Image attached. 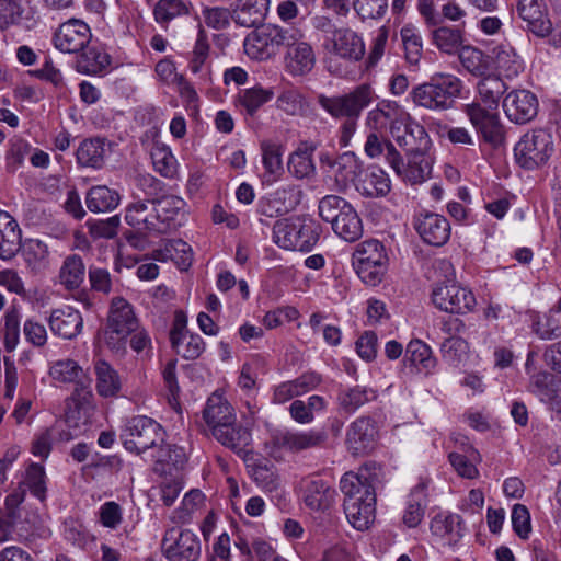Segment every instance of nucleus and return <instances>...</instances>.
<instances>
[{
	"instance_id": "nucleus-1",
	"label": "nucleus",
	"mask_w": 561,
	"mask_h": 561,
	"mask_svg": "<svg viewBox=\"0 0 561 561\" xmlns=\"http://www.w3.org/2000/svg\"><path fill=\"white\" fill-rule=\"evenodd\" d=\"M203 419L214 438L222 446L241 451L251 440L250 432L237 423L234 409L218 392H214L203 410Z\"/></svg>"
},
{
	"instance_id": "nucleus-2",
	"label": "nucleus",
	"mask_w": 561,
	"mask_h": 561,
	"mask_svg": "<svg viewBox=\"0 0 561 561\" xmlns=\"http://www.w3.org/2000/svg\"><path fill=\"white\" fill-rule=\"evenodd\" d=\"M340 489L344 494V512L348 522L358 530H364L375 519L376 494L368 481L366 470L352 471L342 476Z\"/></svg>"
},
{
	"instance_id": "nucleus-3",
	"label": "nucleus",
	"mask_w": 561,
	"mask_h": 561,
	"mask_svg": "<svg viewBox=\"0 0 561 561\" xmlns=\"http://www.w3.org/2000/svg\"><path fill=\"white\" fill-rule=\"evenodd\" d=\"M462 88L463 83L458 77L450 73H436L430 81L414 87L410 95L416 106L443 112L454 107Z\"/></svg>"
},
{
	"instance_id": "nucleus-4",
	"label": "nucleus",
	"mask_w": 561,
	"mask_h": 561,
	"mask_svg": "<svg viewBox=\"0 0 561 561\" xmlns=\"http://www.w3.org/2000/svg\"><path fill=\"white\" fill-rule=\"evenodd\" d=\"M25 489L15 488L4 500L0 510V542L15 540L25 542L33 534V522L28 512L22 506Z\"/></svg>"
},
{
	"instance_id": "nucleus-5",
	"label": "nucleus",
	"mask_w": 561,
	"mask_h": 561,
	"mask_svg": "<svg viewBox=\"0 0 561 561\" xmlns=\"http://www.w3.org/2000/svg\"><path fill=\"white\" fill-rule=\"evenodd\" d=\"M298 30L267 24L255 27L243 42L247 55L256 60H266L275 56L282 47L294 44Z\"/></svg>"
},
{
	"instance_id": "nucleus-6",
	"label": "nucleus",
	"mask_w": 561,
	"mask_h": 561,
	"mask_svg": "<svg viewBox=\"0 0 561 561\" xmlns=\"http://www.w3.org/2000/svg\"><path fill=\"white\" fill-rule=\"evenodd\" d=\"M320 228L312 220L288 218L273 227V241L285 250L309 252L318 243Z\"/></svg>"
},
{
	"instance_id": "nucleus-7",
	"label": "nucleus",
	"mask_w": 561,
	"mask_h": 561,
	"mask_svg": "<svg viewBox=\"0 0 561 561\" xmlns=\"http://www.w3.org/2000/svg\"><path fill=\"white\" fill-rule=\"evenodd\" d=\"M358 277L367 285L376 286L387 271L388 255L385 245L377 239H368L356 245L352 256Z\"/></svg>"
},
{
	"instance_id": "nucleus-8",
	"label": "nucleus",
	"mask_w": 561,
	"mask_h": 561,
	"mask_svg": "<svg viewBox=\"0 0 561 561\" xmlns=\"http://www.w3.org/2000/svg\"><path fill=\"white\" fill-rule=\"evenodd\" d=\"M121 439L126 450L140 455L160 446L164 442V431L153 419L138 415L126 422Z\"/></svg>"
},
{
	"instance_id": "nucleus-9",
	"label": "nucleus",
	"mask_w": 561,
	"mask_h": 561,
	"mask_svg": "<svg viewBox=\"0 0 561 561\" xmlns=\"http://www.w3.org/2000/svg\"><path fill=\"white\" fill-rule=\"evenodd\" d=\"M376 99L374 89L369 84L363 83L343 95L321 94L318 96V103L334 118H359L364 108L368 107Z\"/></svg>"
},
{
	"instance_id": "nucleus-10",
	"label": "nucleus",
	"mask_w": 561,
	"mask_h": 561,
	"mask_svg": "<svg viewBox=\"0 0 561 561\" xmlns=\"http://www.w3.org/2000/svg\"><path fill=\"white\" fill-rule=\"evenodd\" d=\"M138 329L131 305L124 298H114L104 331L105 343L112 351H124L127 337Z\"/></svg>"
},
{
	"instance_id": "nucleus-11",
	"label": "nucleus",
	"mask_w": 561,
	"mask_h": 561,
	"mask_svg": "<svg viewBox=\"0 0 561 561\" xmlns=\"http://www.w3.org/2000/svg\"><path fill=\"white\" fill-rule=\"evenodd\" d=\"M462 113L485 144L494 149L504 146L506 129L497 108L481 106L480 103H467L462 106Z\"/></svg>"
},
{
	"instance_id": "nucleus-12",
	"label": "nucleus",
	"mask_w": 561,
	"mask_h": 561,
	"mask_svg": "<svg viewBox=\"0 0 561 561\" xmlns=\"http://www.w3.org/2000/svg\"><path fill=\"white\" fill-rule=\"evenodd\" d=\"M552 152V136L542 128L525 134L514 148L516 162L525 170H535L546 164Z\"/></svg>"
},
{
	"instance_id": "nucleus-13",
	"label": "nucleus",
	"mask_w": 561,
	"mask_h": 561,
	"mask_svg": "<svg viewBox=\"0 0 561 561\" xmlns=\"http://www.w3.org/2000/svg\"><path fill=\"white\" fill-rule=\"evenodd\" d=\"M433 305L440 311L453 314H467L474 310V294L467 287L451 280L436 283L431 293Z\"/></svg>"
},
{
	"instance_id": "nucleus-14",
	"label": "nucleus",
	"mask_w": 561,
	"mask_h": 561,
	"mask_svg": "<svg viewBox=\"0 0 561 561\" xmlns=\"http://www.w3.org/2000/svg\"><path fill=\"white\" fill-rule=\"evenodd\" d=\"M162 550L169 561H198L202 545L190 529L171 528L162 539Z\"/></svg>"
},
{
	"instance_id": "nucleus-15",
	"label": "nucleus",
	"mask_w": 561,
	"mask_h": 561,
	"mask_svg": "<svg viewBox=\"0 0 561 561\" xmlns=\"http://www.w3.org/2000/svg\"><path fill=\"white\" fill-rule=\"evenodd\" d=\"M408 163L394 146L388 147V163L403 181L411 184L424 182L431 174V163L426 153H407Z\"/></svg>"
},
{
	"instance_id": "nucleus-16",
	"label": "nucleus",
	"mask_w": 561,
	"mask_h": 561,
	"mask_svg": "<svg viewBox=\"0 0 561 561\" xmlns=\"http://www.w3.org/2000/svg\"><path fill=\"white\" fill-rule=\"evenodd\" d=\"M391 136L405 153H426L431 147L425 128L409 114L401 118L400 125L394 124L391 127Z\"/></svg>"
},
{
	"instance_id": "nucleus-17",
	"label": "nucleus",
	"mask_w": 561,
	"mask_h": 561,
	"mask_svg": "<svg viewBox=\"0 0 561 561\" xmlns=\"http://www.w3.org/2000/svg\"><path fill=\"white\" fill-rule=\"evenodd\" d=\"M503 111L514 124H527L538 114V99L526 89H517L508 92L502 102Z\"/></svg>"
},
{
	"instance_id": "nucleus-18",
	"label": "nucleus",
	"mask_w": 561,
	"mask_h": 561,
	"mask_svg": "<svg viewBox=\"0 0 561 561\" xmlns=\"http://www.w3.org/2000/svg\"><path fill=\"white\" fill-rule=\"evenodd\" d=\"M324 49L340 58L358 61L365 55V44L359 34L350 27H340L332 31L324 41Z\"/></svg>"
},
{
	"instance_id": "nucleus-19",
	"label": "nucleus",
	"mask_w": 561,
	"mask_h": 561,
	"mask_svg": "<svg viewBox=\"0 0 561 561\" xmlns=\"http://www.w3.org/2000/svg\"><path fill=\"white\" fill-rule=\"evenodd\" d=\"M92 34L89 25L77 19L62 23L54 34L55 47L67 54H79L89 45Z\"/></svg>"
},
{
	"instance_id": "nucleus-20",
	"label": "nucleus",
	"mask_w": 561,
	"mask_h": 561,
	"mask_svg": "<svg viewBox=\"0 0 561 561\" xmlns=\"http://www.w3.org/2000/svg\"><path fill=\"white\" fill-rule=\"evenodd\" d=\"M377 438V424L369 416L357 417L347 428L346 444L354 456L369 454L375 448Z\"/></svg>"
},
{
	"instance_id": "nucleus-21",
	"label": "nucleus",
	"mask_w": 561,
	"mask_h": 561,
	"mask_svg": "<svg viewBox=\"0 0 561 561\" xmlns=\"http://www.w3.org/2000/svg\"><path fill=\"white\" fill-rule=\"evenodd\" d=\"M413 226L420 238L430 245L442 247L450 238L448 220L435 213H419L414 216Z\"/></svg>"
},
{
	"instance_id": "nucleus-22",
	"label": "nucleus",
	"mask_w": 561,
	"mask_h": 561,
	"mask_svg": "<svg viewBox=\"0 0 561 561\" xmlns=\"http://www.w3.org/2000/svg\"><path fill=\"white\" fill-rule=\"evenodd\" d=\"M172 348L184 359L193 360L198 358L205 351V342L197 333L186 329V321L176 314L173 327L170 331Z\"/></svg>"
},
{
	"instance_id": "nucleus-23",
	"label": "nucleus",
	"mask_w": 561,
	"mask_h": 561,
	"mask_svg": "<svg viewBox=\"0 0 561 561\" xmlns=\"http://www.w3.org/2000/svg\"><path fill=\"white\" fill-rule=\"evenodd\" d=\"M328 434L323 430L285 431L273 436V445L279 449L299 453L325 444Z\"/></svg>"
},
{
	"instance_id": "nucleus-24",
	"label": "nucleus",
	"mask_w": 561,
	"mask_h": 561,
	"mask_svg": "<svg viewBox=\"0 0 561 561\" xmlns=\"http://www.w3.org/2000/svg\"><path fill=\"white\" fill-rule=\"evenodd\" d=\"M185 201L175 195H167L158 199L153 198L156 221L160 225L157 233H167L182 226L185 217Z\"/></svg>"
},
{
	"instance_id": "nucleus-25",
	"label": "nucleus",
	"mask_w": 561,
	"mask_h": 561,
	"mask_svg": "<svg viewBox=\"0 0 561 561\" xmlns=\"http://www.w3.org/2000/svg\"><path fill=\"white\" fill-rule=\"evenodd\" d=\"M125 221L128 226L141 233H157L159 224L153 211V198H144L134 195L125 209Z\"/></svg>"
},
{
	"instance_id": "nucleus-26",
	"label": "nucleus",
	"mask_w": 561,
	"mask_h": 561,
	"mask_svg": "<svg viewBox=\"0 0 561 561\" xmlns=\"http://www.w3.org/2000/svg\"><path fill=\"white\" fill-rule=\"evenodd\" d=\"M517 13L526 28L536 36L545 37L551 31V21L543 0H518Z\"/></svg>"
},
{
	"instance_id": "nucleus-27",
	"label": "nucleus",
	"mask_w": 561,
	"mask_h": 561,
	"mask_svg": "<svg viewBox=\"0 0 561 561\" xmlns=\"http://www.w3.org/2000/svg\"><path fill=\"white\" fill-rule=\"evenodd\" d=\"M48 325L55 335L64 340H72L81 333L83 318L79 310L65 306L51 310Z\"/></svg>"
},
{
	"instance_id": "nucleus-28",
	"label": "nucleus",
	"mask_w": 561,
	"mask_h": 561,
	"mask_svg": "<svg viewBox=\"0 0 561 561\" xmlns=\"http://www.w3.org/2000/svg\"><path fill=\"white\" fill-rule=\"evenodd\" d=\"M300 488L305 504L312 511L325 510L333 501L334 490L318 474L304 478Z\"/></svg>"
},
{
	"instance_id": "nucleus-29",
	"label": "nucleus",
	"mask_w": 561,
	"mask_h": 561,
	"mask_svg": "<svg viewBox=\"0 0 561 561\" xmlns=\"http://www.w3.org/2000/svg\"><path fill=\"white\" fill-rule=\"evenodd\" d=\"M270 9V0H236L232 4V21L247 28L263 24Z\"/></svg>"
},
{
	"instance_id": "nucleus-30",
	"label": "nucleus",
	"mask_w": 561,
	"mask_h": 561,
	"mask_svg": "<svg viewBox=\"0 0 561 561\" xmlns=\"http://www.w3.org/2000/svg\"><path fill=\"white\" fill-rule=\"evenodd\" d=\"M301 37L302 34L298 31L295 43L286 46L285 66L293 76H304L310 72L316 62L312 47L308 43L300 41Z\"/></svg>"
},
{
	"instance_id": "nucleus-31",
	"label": "nucleus",
	"mask_w": 561,
	"mask_h": 561,
	"mask_svg": "<svg viewBox=\"0 0 561 561\" xmlns=\"http://www.w3.org/2000/svg\"><path fill=\"white\" fill-rule=\"evenodd\" d=\"M21 247L22 230L18 220L8 211L0 210V260H12Z\"/></svg>"
},
{
	"instance_id": "nucleus-32",
	"label": "nucleus",
	"mask_w": 561,
	"mask_h": 561,
	"mask_svg": "<svg viewBox=\"0 0 561 561\" xmlns=\"http://www.w3.org/2000/svg\"><path fill=\"white\" fill-rule=\"evenodd\" d=\"M404 115L397 102L382 100L367 113L365 124L369 130L381 133L388 125H400Z\"/></svg>"
},
{
	"instance_id": "nucleus-33",
	"label": "nucleus",
	"mask_w": 561,
	"mask_h": 561,
	"mask_svg": "<svg viewBox=\"0 0 561 561\" xmlns=\"http://www.w3.org/2000/svg\"><path fill=\"white\" fill-rule=\"evenodd\" d=\"M478 96L471 103L499 110L500 101L508 89L506 83L495 75H485L477 83Z\"/></svg>"
},
{
	"instance_id": "nucleus-34",
	"label": "nucleus",
	"mask_w": 561,
	"mask_h": 561,
	"mask_svg": "<svg viewBox=\"0 0 561 561\" xmlns=\"http://www.w3.org/2000/svg\"><path fill=\"white\" fill-rule=\"evenodd\" d=\"M111 56L100 46H85L78 54L76 60L77 71L85 75H98L111 65Z\"/></svg>"
},
{
	"instance_id": "nucleus-35",
	"label": "nucleus",
	"mask_w": 561,
	"mask_h": 561,
	"mask_svg": "<svg viewBox=\"0 0 561 561\" xmlns=\"http://www.w3.org/2000/svg\"><path fill=\"white\" fill-rule=\"evenodd\" d=\"M105 154V139L100 137L82 140L76 151L78 164L92 169H101L103 167Z\"/></svg>"
},
{
	"instance_id": "nucleus-36",
	"label": "nucleus",
	"mask_w": 561,
	"mask_h": 561,
	"mask_svg": "<svg viewBox=\"0 0 561 561\" xmlns=\"http://www.w3.org/2000/svg\"><path fill=\"white\" fill-rule=\"evenodd\" d=\"M462 518L458 514H437L431 522L433 535L446 538L449 543H456L463 536Z\"/></svg>"
},
{
	"instance_id": "nucleus-37",
	"label": "nucleus",
	"mask_w": 561,
	"mask_h": 561,
	"mask_svg": "<svg viewBox=\"0 0 561 561\" xmlns=\"http://www.w3.org/2000/svg\"><path fill=\"white\" fill-rule=\"evenodd\" d=\"M121 202L117 191L105 185L91 187L85 196V204L90 211L105 213L115 209Z\"/></svg>"
},
{
	"instance_id": "nucleus-38",
	"label": "nucleus",
	"mask_w": 561,
	"mask_h": 561,
	"mask_svg": "<svg viewBox=\"0 0 561 561\" xmlns=\"http://www.w3.org/2000/svg\"><path fill=\"white\" fill-rule=\"evenodd\" d=\"M377 392L368 387L356 385L340 390L337 401L341 409L346 413H354L364 404L374 401Z\"/></svg>"
},
{
	"instance_id": "nucleus-39",
	"label": "nucleus",
	"mask_w": 561,
	"mask_h": 561,
	"mask_svg": "<svg viewBox=\"0 0 561 561\" xmlns=\"http://www.w3.org/2000/svg\"><path fill=\"white\" fill-rule=\"evenodd\" d=\"M192 3L187 0H158L153 7L154 21L167 27L171 21L187 16L191 13Z\"/></svg>"
},
{
	"instance_id": "nucleus-40",
	"label": "nucleus",
	"mask_w": 561,
	"mask_h": 561,
	"mask_svg": "<svg viewBox=\"0 0 561 561\" xmlns=\"http://www.w3.org/2000/svg\"><path fill=\"white\" fill-rule=\"evenodd\" d=\"M94 371L98 393L104 398L116 396L121 390V380L117 371L103 359L96 360Z\"/></svg>"
},
{
	"instance_id": "nucleus-41",
	"label": "nucleus",
	"mask_w": 561,
	"mask_h": 561,
	"mask_svg": "<svg viewBox=\"0 0 561 561\" xmlns=\"http://www.w3.org/2000/svg\"><path fill=\"white\" fill-rule=\"evenodd\" d=\"M334 178L339 185L355 183L362 173V163L353 152H344L335 158Z\"/></svg>"
},
{
	"instance_id": "nucleus-42",
	"label": "nucleus",
	"mask_w": 561,
	"mask_h": 561,
	"mask_svg": "<svg viewBox=\"0 0 561 561\" xmlns=\"http://www.w3.org/2000/svg\"><path fill=\"white\" fill-rule=\"evenodd\" d=\"M390 179L380 168L373 167L357 184V190L368 197L386 196L390 192Z\"/></svg>"
},
{
	"instance_id": "nucleus-43",
	"label": "nucleus",
	"mask_w": 561,
	"mask_h": 561,
	"mask_svg": "<svg viewBox=\"0 0 561 561\" xmlns=\"http://www.w3.org/2000/svg\"><path fill=\"white\" fill-rule=\"evenodd\" d=\"M426 508V493L423 483L413 488L409 494L407 507L402 520L409 528H414L421 524Z\"/></svg>"
},
{
	"instance_id": "nucleus-44",
	"label": "nucleus",
	"mask_w": 561,
	"mask_h": 561,
	"mask_svg": "<svg viewBox=\"0 0 561 561\" xmlns=\"http://www.w3.org/2000/svg\"><path fill=\"white\" fill-rule=\"evenodd\" d=\"M85 277V265L78 254L68 255L59 270V280L65 288L77 289Z\"/></svg>"
},
{
	"instance_id": "nucleus-45",
	"label": "nucleus",
	"mask_w": 561,
	"mask_h": 561,
	"mask_svg": "<svg viewBox=\"0 0 561 561\" xmlns=\"http://www.w3.org/2000/svg\"><path fill=\"white\" fill-rule=\"evenodd\" d=\"M313 146L301 145L294 151L288 160V171L297 179L309 178L314 173L316 167L312 160Z\"/></svg>"
},
{
	"instance_id": "nucleus-46",
	"label": "nucleus",
	"mask_w": 561,
	"mask_h": 561,
	"mask_svg": "<svg viewBox=\"0 0 561 561\" xmlns=\"http://www.w3.org/2000/svg\"><path fill=\"white\" fill-rule=\"evenodd\" d=\"M319 216L327 222H337L341 217L348 214V210L355 209L351 203L337 195H327L322 197L318 205Z\"/></svg>"
},
{
	"instance_id": "nucleus-47",
	"label": "nucleus",
	"mask_w": 561,
	"mask_h": 561,
	"mask_svg": "<svg viewBox=\"0 0 561 561\" xmlns=\"http://www.w3.org/2000/svg\"><path fill=\"white\" fill-rule=\"evenodd\" d=\"M46 479L44 467L32 462L27 466L24 479L18 488L23 486L25 491L28 490L36 499L44 502L47 495Z\"/></svg>"
},
{
	"instance_id": "nucleus-48",
	"label": "nucleus",
	"mask_w": 561,
	"mask_h": 561,
	"mask_svg": "<svg viewBox=\"0 0 561 561\" xmlns=\"http://www.w3.org/2000/svg\"><path fill=\"white\" fill-rule=\"evenodd\" d=\"M459 59L463 68L476 77H483L490 70L489 56L476 47H462L459 53Z\"/></svg>"
},
{
	"instance_id": "nucleus-49",
	"label": "nucleus",
	"mask_w": 561,
	"mask_h": 561,
	"mask_svg": "<svg viewBox=\"0 0 561 561\" xmlns=\"http://www.w3.org/2000/svg\"><path fill=\"white\" fill-rule=\"evenodd\" d=\"M274 92L256 85L239 93V104L247 115L254 116L265 103L273 99Z\"/></svg>"
},
{
	"instance_id": "nucleus-50",
	"label": "nucleus",
	"mask_w": 561,
	"mask_h": 561,
	"mask_svg": "<svg viewBox=\"0 0 561 561\" xmlns=\"http://www.w3.org/2000/svg\"><path fill=\"white\" fill-rule=\"evenodd\" d=\"M405 358L412 365L426 373L434 369L436 366V358L433 356L431 347L421 340H412L407 346Z\"/></svg>"
},
{
	"instance_id": "nucleus-51",
	"label": "nucleus",
	"mask_w": 561,
	"mask_h": 561,
	"mask_svg": "<svg viewBox=\"0 0 561 561\" xmlns=\"http://www.w3.org/2000/svg\"><path fill=\"white\" fill-rule=\"evenodd\" d=\"M495 65L500 72L506 78H515L524 70V62L510 46H501L496 50Z\"/></svg>"
},
{
	"instance_id": "nucleus-52",
	"label": "nucleus",
	"mask_w": 561,
	"mask_h": 561,
	"mask_svg": "<svg viewBox=\"0 0 561 561\" xmlns=\"http://www.w3.org/2000/svg\"><path fill=\"white\" fill-rule=\"evenodd\" d=\"M333 231L341 239L347 242H355L363 236V222L355 209L348 210V214L341 217L332 226Z\"/></svg>"
},
{
	"instance_id": "nucleus-53",
	"label": "nucleus",
	"mask_w": 561,
	"mask_h": 561,
	"mask_svg": "<svg viewBox=\"0 0 561 561\" xmlns=\"http://www.w3.org/2000/svg\"><path fill=\"white\" fill-rule=\"evenodd\" d=\"M302 196L304 193L300 186L290 184L276 190L272 195V202L274 203L275 208H277L276 211L285 215L296 209V207L301 203Z\"/></svg>"
},
{
	"instance_id": "nucleus-54",
	"label": "nucleus",
	"mask_w": 561,
	"mask_h": 561,
	"mask_svg": "<svg viewBox=\"0 0 561 561\" xmlns=\"http://www.w3.org/2000/svg\"><path fill=\"white\" fill-rule=\"evenodd\" d=\"M433 42L446 54H455L462 45V33L459 28L442 26L433 31Z\"/></svg>"
},
{
	"instance_id": "nucleus-55",
	"label": "nucleus",
	"mask_w": 561,
	"mask_h": 561,
	"mask_svg": "<svg viewBox=\"0 0 561 561\" xmlns=\"http://www.w3.org/2000/svg\"><path fill=\"white\" fill-rule=\"evenodd\" d=\"M261 151L265 172L274 179L279 176L283 172L282 146L270 140H264L261 142Z\"/></svg>"
},
{
	"instance_id": "nucleus-56",
	"label": "nucleus",
	"mask_w": 561,
	"mask_h": 561,
	"mask_svg": "<svg viewBox=\"0 0 561 561\" xmlns=\"http://www.w3.org/2000/svg\"><path fill=\"white\" fill-rule=\"evenodd\" d=\"M22 255L28 267L32 270H41L45 266L48 248L47 245L37 239H27L21 247Z\"/></svg>"
},
{
	"instance_id": "nucleus-57",
	"label": "nucleus",
	"mask_w": 561,
	"mask_h": 561,
	"mask_svg": "<svg viewBox=\"0 0 561 561\" xmlns=\"http://www.w3.org/2000/svg\"><path fill=\"white\" fill-rule=\"evenodd\" d=\"M156 172L167 179H173L178 172L176 159L167 146H156L151 151Z\"/></svg>"
},
{
	"instance_id": "nucleus-58",
	"label": "nucleus",
	"mask_w": 561,
	"mask_h": 561,
	"mask_svg": "<svg viewBox=\"0 0 561 561\" xmlns=\"http://www.w3.org/2000/svg\"><path fill=\"white\" fill-rule=\"evenodd\" d=\"M352 8L359 20H380L388 11V0H352Z\"/></svg>"
},
{
	"instance_id": "nucleus-59",
	"label": "nucleus",
	"mask_w": 561,
	"mask_h": 561,
	"mask_svg": "<svg viewBox=\"0 0 561 561\" xmlns=\"http://www.w3.org/2000/svg\"><path fill=\"white\" fill-rule=\"evenodd\" d=\"M165 252L169 253L181 271H186L193 261V252L191 245L182 239H172L165 241Z\"/></svg>"
},
{
	"instance_id": "nucleus-60",
	"label": "nucleus",
	"mask_w": 561,
	"mask_h": 561,
	"mask_svg": "<svg viewBox=\"0 0 561 561\" xmlns=\"http://www.w3.org/2000/svg\"><path fill=\"white\" fill-rule=\"evenodd\" d=\"M468 352V343L460 336H448L440 344L443 359L457 366Z\"/></svg>"
},
{
	"instance_id": "nucleus-61",
	"label": "nucleus",
	"mask_w": 561,
	"mask_h": 561,
	"mask_svg": "<svg viewBox=\"0 0 561 561\" xmlns=\"http://www.w3.org/2000/svg\"><path fill=\"white\" fill-rule=\"evenodd\" d=\"M210 51V44L206 31L199 26L197 37L193 47L192 58L188 68L193 73H198L207 60Z\"/></svg>"
},
{
	"instance_id": "nucleus-62",
	"label": "nucleus",
	"mask_w": 561,
	"mask_h": 561,
	"mask_svg": "<svg viewBox=\"0 0 561 561\" xmlns=\"http://www.w3.org/2000/svg\"><path fill=\"white\" fill-rule=\"evenodd\" d=\"M554 376L547 371L534 373L530 376L529 390L540 400H552L556 397L553 388Z\"/></svg>"
},
{
	"instance_id": "nucleus-63",
	"label": "nucleus",
	"mask_w": 561,
	"mask_h": 561,
	"mask_svg": "<svg viewBox=\"0 0 561 561\" xmlns=\"http://www.w3.org/2000/svg\"><path fill=\"white\" fill-rule=\"evenodd\" d=\"M20 341V314L16 309L5 312L3 328V343L7 352L15 350Z\"/></svg>"
},
{
	"instance_id": "nucleus-64",
	"label": "nucleus",
	"mask_w": 561,
	"mask_h": 561,
	"mask_svg": "<svg viewBox=\"0 0 561 561\" xmlns=\"http://www.w3.org/2000/svg\"><path fill=\"white\" fill-rule=\"evenodd\" d=\"M30 144L21 137H13L9 141V150L7 151V168L14 172L23 164L25 157L30 153Z\"/></svg>"
}]
</instances>
